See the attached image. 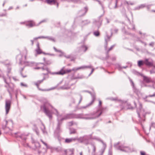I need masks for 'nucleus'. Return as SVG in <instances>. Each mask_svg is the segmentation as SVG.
I'll return each instance as SVG.
<instances>
[{
  "label": "nucleus",
  "instance_id": "1",
  "mask_svg": "<svg viewBox=\"0 0 155 155\" xmlns=\"http://www.w3.org/2000/svg\"><path fill=\"white\" fill-rule=\"evenodd\" d=\"M43 102L44 105L43 106L41 107V109L43 110L44 113L50 119L52 118L53 114H55L58 117V123L55 132V134L59 133L61 131L60 129V124L59 123L60 120L61 121L64 120L72 118L85 120L93 119L98 117L102 113L101 110H98L96 112H94L89 114H68L65 116L64 117L61 118L59 116L58 110L53 107L46 99H44Z\"/></svg>",
  "mask_w": 155,
  "mask_h": 155
},
{
  "label": "nucleus",
  "instance_id": "2",
  "mask_svg": "<svg viewBox=\"0 0 155 155\" xmlns=\"http://www.w3.org/2000/svg\"><path fill=\"white\" fill-rule=\"evenodd\" d=\"M139 109L140 110V111L139 112L138 109L137 110V112L138 115V117L139 118V121L140 122H142L143 121H144V119L145 116L147 114H149L150 113V112L149 111H146L145 110L142 109V104L139 102Z\"/></svg>",
  "mask_w": 155,
  "mask_h": 155
},
{
  "label": "nucleus",
  "instance_id": "3",
  "mask_svg": "<svg viewBox=\"0 0 155 155\" xmlns=\"http://www.w3.org/2000/svg\"><path fill=\"white\" fill-rule=\"evenodd\" d=\"M119 143H117L114 145V147L118 150L121 151L128 152H131L135 151V149L134 148H130L128 147L125 146L124 145L118 146Z\"/></svg>",
  "mask_w": 155,
  "mask_h": 155
},
{
  "label": "nucleus",
  "instance_id": "4",
  "mask_svg": "<svg viewBox=\"0 0 155 155\" xmlns=\"http://www.w3.org/2000/svg\"><path fill=\"white\" fill-rule=\"evenodd\" d=\"M91 136L89 135H85L80 137H76V140L80 143H83L86 144L88 143L89 140L91 138Z\"/></svg>",
  "mask_w": 155,
  "mask_h": 155
},
{
  "label": "nucleus",
  "instance_id": "5",
  "mask_svg": "<svg viewBox=\"0 0 155 155\" xmlns=\"http://www.w3.org/2000/svg\"><path fill=\"white\" fill-rule=\"evenodd\" d=\"M22 56L21 54H20L17 55L16 57V59L20 61V63L21 64H24L25 66H31L34 64L33 62H29L28 61H24L22 60Z\"/></svg>",
  "mask_w": 155,
  "mask_h": 155
},
{
  "label": "nucleus",
  "instance_id": "6",
  "mask_svg": "<svg viewBox=\"0 0 155 155\" xmlns=\"http://www.w3.org/2000/svg\"><path fill=\"white\" fill-rule=\"evenodd\" d=\"M89 136H91V138H90V139L95 140L101 142L103 144V148L101 149L100 152L101 153V154L102 155L106 147V145L104 143L103 141L101 140L99 137H92V134L89 135Z\"/></svg>",
  "mask_w": 155,
  "mask_h": 155
},
{
  "label": "nucleus",
  "instance_id": "7",
  "mask_svg": "<svg viewBox=\"0 0 155 155\" xmlns=\"http://www.w3.org/2000/svg\"><path fill=\"white\" fill-rule=\"evenodd\" d=\"M82 99V96L80 95L77 97L75 99L73 98H71L70 100L71 104H75L76 102V100H78V104H79L81 102Z\"/></svg>",
  "mask_w": 155,
  "mask_h": 155
},
{
  "label": "nucleus",
  "instance_id": "8",
  "mask_svg": "<svg viewBox=\"0 0 155 155\" xmlns=\"http://www.w3.org/2000/svg\"><path fill=\"white\" fill-rule=\"evenodd\" d=\"M11 101L9 100H6L5 101V109L6 111V114L8 113L11 108Z\"/></svg>",
  "mask_w": 155,
  "mask_h": 155
},
{
  "label": "nucleus",
  "instance_id": "9",
  "mask_svg": "<svg viewBox=\"0 0 155 155\" xmlns=\"http://www.w3.org/2000/svg\"><path fill=\"white\" fill-rule=\"evenodd\" d=\"M15 137L17 138H19L22 140L23 141L26 140L27 138L26 136L25 135L21 134L20 132H17L15 133Z\"/></svg>",
  "mask_w": 155,
  "mask_h": 155
},
{
  "label": "nucleus",
  "instance_id": "10",
  "mask_svg": "<svg viewBox=\"0 0 155 155\" xmlns=\"http://www.w3.org/2000/svg\"><path fill=\"white\" fill-rule=\"evenodd\" d=\"M21 24H24L28 28H30L32 27L35 25V23L32 21H31L28 22H20Z\"/></svg>",
  "mask_w": 155,
  "mask_h": 155
},
{
  "label": "nucleus",
  "instance_id": "11",
  "mask_svg": "<svg viewBox=\"0 0 155 155\" xmlns=\"http://www.w3.org/2000/svg\"><path fill=\"white\" fill-rule=\"evenodd\" d=\"M2 78L5 83L8 85H5V87L6 88H8V87H9V88H8V91L9 94H11V92L13 91V89L12 88L10 87V84H9L7 82L4 76H3Z\"/></svg>",
  "mask_w": 155,
  "mask_h": 155
},
{
  "label": "nucleus",
  "instance_id": "12",
  "mask_svg": "<svg viewBox=\"0 0 155 155\" xmlns=\"http://www.w3.org/2000/svg\"><path fill=\"white\" fill-rule=\"evenodd\" d=\"M34 69H41L42 70H46V72L45 73L43 74L44 75H46L49 74V73H50V71L49 70V69L47 68L46 66H44L43 67H37L34 68Z\"/></svg>",
  "mask_w": 155,
  "mask_h": 155
},
{
  "label": "nucleus",
  "instance_id": "13",
  "mask_svg": "<svg viewBox=\"0 0 155 155\" xmlns=\"http://www.w3.org/2000/svg\"><path fill=\"white\" fill-rule=\"evenodd\" d=\"M50 73L52 74H55L63 75L66 73V71L64 70V67H63L58 72L53 73H51L50 72Z\"/></svg>",
  "mask_w": 155,
  "mask_h": 155
},
{
  "label": "nucleus",
  "instance_id": "14",
  "mask_svg": "<svg viewBox=\"0 0 155 155\" xmlns=\"http://www.w3.org/2000/svg\"><path fill=\"white\" fill-rule=\"evenodd\" d=\"M144 63L146 65L149 66H153V61L152 59L149 60L148 59H146L144 61Z\"/></svg>",
  "mask_w": 155,
  "mask_h": 155
},
{
  "label": "nucleus",
  "instance_id": "15",
  "mask_svg": "<svg viewBox=\"0 0 155 155\" xmlns=\"http://www.w3.org/2000/svg\"><path fill=\"white\" fill-rule=\"evenodd\" d=\"M95 99V96L92 95V100L88 104H87L86 106H84L83 107H82L81 108L83 109H85L91 106L94 103Z\"/></svg>",
  "mask_w": 155,
  "mask_h": 155
},
{
  "label": "nucleus",
  "instance_id": "16",
  "mask_svg": "<svg viewBox=\"0 0 155 155\" xmlns=\"http://www.w3.org/2000/svg\"><path fill=\"white\" fill-rule=\"evenodd\" d=\"M74 149L71 148L67 150H65L64 152L66 155H72L74 154Z\"/></svg>",
  "mask_w": 155,
  "mask_h": 155
},
{
  "label": "nucleus",
  "instance_id": "17",
  "mask_svg": "<svg viewBox=\"0 0 155 155\" xmlns=\"http://www.w3.org/2000/svg\"><path fill=\"white\" fill-rule=\"evenodd\" d=\"M76 141V137L66 138L65 140V142L66 143H70L73 142H75Z\"/></svg>",
  "mask_w": 155,
  "mask_h": 155
},
{
  "label": "nucleus",
  "instance_id": "18",
  "mask_svg": "<svg viewBox=\"0 0 155 155\" xmlns=\"http://www.w3.org/2000/svg\"><path fill=\"white\" fill-rule=\"evenodd\" d=\"M88 10V9L86 7H85L84 9L81 10L79 12V14L80 16H83L86 13Z\"/></svg>",
  "mask_w": 155,
  "mask_h": 155
},
{
  "label": "nucleus",
  "instance_id": "19",
  "mask_svg": "<svg viewBox=\"0 0 155 155\" xmlns=\"http://www.w3.org/2000/svg\"><path fill=\"white\" fill-rule=\"evenodd\" d=\"M102 21L101 19L95 20L94 21V24L99 28L101 24Z\"/></svg>",
  "mask_w": 155,
  "mask_h": 155
},
{
  "label": "nucleus",
  "instance_id": "20",
  "mask_svg": "<svg viewBox=\"0 0 155 155\" xmlns=\"http://www.w3.org/2000/svg\"><path fill=\"white\" fill-rule=\"evenodd\" d=\"M46 2L48 4L50 5L57 3V7H58V3L57 2L56 0H46Z\"/></svg>",
  "mask_w": 155,
  "mask_h": 155
},
{
  "label": "nucleus",
  "instance_id": "21",
  "mask_svg": "<svg viewBox=\"0 0 155 155\" xmlns=\"http://www.w3.org/2000/svg\"><path fill=\"white\" fill-rule=\"evenodd\" d=\"M5 123L6 127H7L8 128L11 127H12L13 123L12 121L9 120L7 121V120H5Z\"/></svg>",
  "mask_w": 155,
  "mask_h": 155
},
{
  "label": "nucleus",
  "instance_id": "22",
  "mask_svg": "<svg viewBox=\"0 0 155 155\" xmlns=\"http://www.w3.org/2000/svg\"><path fill=\"white\" fill-rule=\"evenodd\" d=\"M71 87V86L69 85L68 81H66L64 84L61 87V88L63 89H68Z\"/></svg>",
  "mask_w": 155,
  "mask_h": 155
},
{
  "label": "nucleus",
  "instance_id": "23",
  "mask_svg": "<svg viewBox=\"0 0 155 155\" xmlns=\"http://www.w3.org/2000/svg\"><path fill=\"white\" fill-rule=\"evenodd\" d=\"M37 48L35 50V51L37 52V53L38 54H40L42 53V51L40 49L39 47V44L38 42L37 45Z\"/></svg>",
  "mask_w": 155,
  "mask_h": 155
},
{
  "label": "nucleus",
  "instance_id": "24",
  "mask_svg": "<svg viewBox=\"0 0 155 155\" xmlns=\"http://www.w3.org/2000/svg\"><path fill=\"white\" fill-rule=\"evenodd\" d=\"M143 78L144 81L147 83H148L151 81V80L150 78L144 76Z\"/></svg>",
  "mask_w": 155,
  "mask_h": 155
},
{
  "label": "nucleus",
  "instance_id": "25",
  "mask_svg": "<svg viewBox=\"0 0 155 155\" xmlns=\"http://www.w3.org/2000/svg\"><path fill=\"white\" fill-rule=\"evenodd\" d=\"M88 48V47L86 45H83L81 48V51L85 52Z\"/></svg>",
  "mask_w": 155,
  "mask_h": 155
},
{
  "label": "nucleus",
  "instance_id": "26",
  "mask_svg": "<svg viewBox=\"0 0 155 155\" xmlns=\"http://www.w3.org/2000/svg\"><path fill=\"white\" fill-rule=\"evenodd\" d=\"M130 82L131 83V84L132 85L134 91L135 92H136L137 93H138V90H137L136 88V87H135V86H134V82H133V81L131 80H130Z\"/></svg>",
  "mask_w": 155,
  "mask_h": 155
},
{
  "label": "nucleus",
  "instance_id": "27",
  "mask_svg": "<svg viewBox=\"0 0 155 155\" xmlns=\"http://www.w3.org/2000/svg\"><path fill=\"white\" fill-rule=\"evenodd\" d=\"M70 134H75L77 133L76 130L73 128H70Z\"/></svg>",
  "mask_w": 155,
  "mask_h": 155
},
{
  "label": "nucleus",
  "instance_id": "28",
  "mask_svg": "<svg viewBox=\"0 0 155 155\" xmlns=\"http://www.w3.org/2000/svg\"><path fill=\"white\" fill-rule=\"evenodd\" d=\"M45 79V78L44 77L42 80H39V81H38L37 82H36V83H35V85L37 86V87L38 88L39 85Z\"/></svg>",
  "mask_w": 155,
  "mask_h": 155
},
{
  "label": "nucleus",
  "instance_id": "29",
  "mask_svg": "<svg viewBox=\"0 0 155 155\" xmlns=\"http://www.w3.org/2000/svg\"><path fill=\"white\" fill-rule=\"evenodd\" d=\"M144 64V61L142 60L139 61L138 62V66L140 67L143 65Z\"/></svg>",
  "mask_w": 155,
  "mask_h": 155
},
{
  "label": "nucleus",
  "instance_id": "30",
  "mask_svg": "<svg viewBox=\"0 0 155 155\" xmlns=\"http://www.w3.org/2000/svg\"><path fill=\"white\" fill-rule=\"evenodd\" d=\"M85 68V65L79 67H78L76 69V70H78L80 69H84Z\"/></svg>",
  "mask_w": 155,
  "mask_h": 155
},
{
  "label": "nucleus",
  "instance_id": "31",
  "mask_svg": "<svg viewBox=\"0 0 155 155\" xmlns=\"http://www.w3.org/2000/svg\"><path fill=\"white\" fill-rule=\"evenodd\" d=\"M42 38H47L48 39L52 41H54L55 40L52 37H44V36H42Z\"/></svg>",
  "mask_w": 155,
  "mask_h": 155
},
{
  "label": "nucleus",
  "instance_id": "32",
  "mask_svg": "<svg viewBox=\"0 0 155 155\" xmlns=\"http://www.w3.org/2000/svg\"><path fill=\"white\" fill-rule=\"evenodd\" d=\"M128 28L130 29H134V25L133 24H130Z\"/></svg>",
  "mask_w": 155,
  "mask_h": 155
},
{
  "label": "nucleus",
  "instance_id": "33",
  "mask_svg": "<svg viewBox=\"0 0 155 155\" xmlns=\"http://www.w3.org/2000/svg\"><path fill=\"white\" fill-rule=\"evenodd\" d=\"M127 67V66L121 67L119 64H118L117 66V68L119 70H120L122 68H126Z\"/></svg>",
  "mask_w": 155,
  "mask_h": 155
},
{
  "label": "nucleus",
  "instance_id": "34",
  "mask_svg": "<svg viewBox=\"0 0 155 155\" xmlns=\"http://www.w3.org/2000/svg\"><path fill=\"white\" fill-rule=\"evenodd\" d=\"M41 141L43 143V144H44V145L46 146L47 148L48 149L50 148L47 145V143L44 142L42 139H41Z\"/></svg>",
  "mask_w": 155,
  "mask_h": 155
},
{
  "label": "nucleus",
  "instance_id": "35",
  "mask_svg": "<svg viewBox=\"0 0 155 155\" xmlns=\"http://www.w3.org/2000/svg\"><path fill=\"white\" fill-rule=\"evenodd\" d=\"M100 33L98 31H96L94 32V35L96 36H98L99 35Z\"/></svg>",
  "mask_w": 155,
  "mask_h": 155
},
{
  "label": "nucleus",
  "instance_id": "36",
  "mask_svg": "<svg viewBox=\"0 0 155 155\" xmlns=\"http://www.w3.org/2000/svg\"><path fill=\"white\" fill-rule=\"evenodd\" d=\"M110 39V37L107 35H106V38H105V41L106 43V45H107V42Z\"/></svg>",
  "mask_w": 155,
  "mask_h": 155
},
{
  "label": "nucleus",
  "instance_id": "37",
  "mask_svg": "<svg viewBox=\"0 0 155 155\" xmlns=\"http://www.w3.org/2000/svg\"><path fill=\"white\" fill-rule=\"evenodd\" d=\"M145 6V5H141L137 8V9H139L140 8H142L144 7Z\"/></svg>",
  "mask_w": 155,
  "mask_h": 155
},
{
  "label": "nucleus",
  "instance_id": "38",
  "mask_svg": "<svg viewBox=\"0 0 155 155\" xmlns=\"http://www.w3.org/2000/svg\"><path fill=\"white\" fill-rule=\"evenodd\" d=\"M93 152L94 153H95L96 151V148L95 146L94 145H93Z\"/></svg>",
  "mask_w": 155,
  "mask_h": 155
},
{
  "label": "nucleus",
  "instance_id": "39",
  "mask_svg": "<svg viewBox=\"0 0 155 155\" xmlns=\"http://www.w3.org/2000/svg\"><path fill=\"white\" fill-rule=\"evenodd\" d=\"M155 97V93H154L152 95H150L147 96L146 97Z\"/></svg>",
  "mask_w": 155,
  "mask_h": 155
},
{
  "label": "nucleus",
  "instance_id": "40",
  "mask_svg": "<svg viewBox=\"0 0 155 155\" xmlns=\"http://www.w3.org/2000/svg\"><path fill=\"white\" fill-rule=\"evenodd\" d=\"M150 72L151 74H154L155 73V70L154 69H153L150 71Z\"/></svg>",
  "mask_w": 155,
  "mask_h": 155
},
{
  "label": "nucleus",
  "instance_id": "41",
  "mask_svg": "<svg viewBox=\"0 0 155 155\" xmlns=\"http://www.w3.org/2000/svg\"><path fill=\"white\" fill-rule=\"evenodd\" d=\"M21 86H24V87H27V84H24L22 83H21Z\"/></svg>",
  "mask_w": 155,
  "mask_h": 155
},
{
  "label": "nucleus",
  "instance_id": "42",
  "mask_svg": "<svg viewBox=\"0 0 155 155\" xmlns=\"http://www.w3.org/2000/svg\"><path fill=\"white\" fill-rule=\"evenodd\" d=\"M112 151L111 150V148L109 150V152H108V155H112Z\"/></svg>",
  "mask_w": 155,
  "mask_h": 155
},
{
  "label": "nucleus",
  "instance_id": "43",
  "mask_svg": "<svg viewBox=\"0 0 155 155\" xmlns=\"http://www.w3.org/2000/svg\"><path fill=\"white\" fill-rule=\"evenodd\" d=\"M154 43L153 42H152L149 44V45L152 47H153L154 46Z\"/></svg>",
  "mask_w": 155,
  "mask_h": 155
},
{
  "label": "nucleus",
  "instance_id": "44",
  "mask_svg": "<svg viewBox=\"0 0 155 155\" xmlns=\"http://www.w3.org/2000/svg\"><path fill=\"white\" fill-rule=\"evenodd\" d=\"M151 127L155 128V123L153 122L151 123Z\"/></svg>",
  "mask_w": 155,
  "mask_h": 155
},
{
  "label": "nucleus",
  "instance_id": "45",
  "mask_svg": "<svg viewBox=\"0 0 155 155\" xmlns=\"http://www.w3.org/2000/svg\"><path fill=\"white\" fill-rule=\"evenodd\" d=\"M114 45H113L112 46H111V47L109 48V49H108V52L109 51H110V50H112L113 48H114Z\"/></svg>",
  "mask_w": 155,
  "mask_h": 155
},
{
  "label": "nucleus",
  "instance_id": "46",
  "mask_svg": "<svg viewBox=\"0 0 155 155\" xmlns=\"http://www.w3.org/2000/svg\"><path fill=\"white\" fill-rule=\"evenodd\" d=\"M92 68V66L91 65H90L89 66H85V68Z\"/></svg>",
  "mask_w": 155,
  "mask_h": 155
},
{
  "label": "nucleus",
  "instance_id": "47",
  "mask_svg": "<svg viewBox=\"0 0 155 155\" xmlns=\"http://www.w3.org/2000/svg\"><path fill=\"white\" fill-rule=\"evenodd\" d=\"M73 122L72 121L68 123V125L70 126H72L73 125Z\"/></svg>",
  "mask_w": 155,
  "mask_h": 155
},
{
  "label": "nucleus",
  "instance_id": "48",
  "mask_svg": "<svg viewBox=\"0 0 155 155\" xmlns=\"http://www.w3.org/2000/svg\"><path fill=\"white\" fill-rule=\"evenodd\" d=\"M84 77L83 76H81L80 77H77L75 78V79H82Z\"/></svg>",
  "mask_w": 155,
  "mask_h": 155
},
{
  "label": "nucleus",
  "instance_id": "49",
  "mask_svg": "<svg viewBox=\"0 0 155 155\" xmlns=\"http://www.w3.org/2000/svg\"><path fill=\"white\" fill-rule=\"evenodd\" d=\"M66 73H69L71 72V69H67L66 70Z\"/></svg>",
  "mask_w": 155,
  "mask_h": 155
},
{
  "label": "nucleus",
  "instance_id": "50",
  "mask_svg": "<svg viewBox=\"0 0 155 155\" xmlns=\"http://www.w3.org/2000/svg\"><path fill=\"white\" fill-rule=\"evenodd\" d=\"M144 45L146 46L147 45V44L146 42H143L141 41H140Z\"/></svg>",
  "mask_w": 155,
  "mask_h": 155
},
{
  "label": "nucleus",
  "instance_id": "51",
  "mask_svg": "<svg viewBox=\"0 0 155 155\" xmlns=\"http://www.w3.org/2000/svg\"><path fill=\"white\" fill-rule=\"evenodd\" d=\"M141 155H145V153L144 152L141 151L140 152Z\"/></svg>",
  "mask_w": 155,
  "mask_h": 155
},
{
  "label": "nucleus",
  "instance_id": "52",
  "mask_svg": "<svg viewBox=\"0 0 155 155\" xmlns=\"http://www.w3.org/2000/svg\"><path fill=\"white\" fill-rule=\"evenodd\" d=\"M117 0H116V2L115 3V5L114 7L115 8H116L117 7Z\"/></svg>",
  "mask_w": 155,
  "mask_h": 155
},
{
  "label": "nucleus",
  "instance_id": "53",
  "mask_svg": "<svg viewBox=\"0 0 155 155\" xmlns=\"http://www.w3.org/2000/svg\"><path fill=\"white\" fill-rule=\"evenodd\" d=\"M53 48L54 49V50L56 51V52H60V51H59V50H58L55 47H53Z\"/></svg>",
  "mask_w": 155,
  "mask_h": 155
},
{
  "label": "nucleus",
  "instance_id": "54",
  "mask_svg": "<svg viewBox=\"0 0 155 155\" xmlns=\"http://www.w3.org/2000/svg\"><path fill=\"white\" fill-rule=\"evenodd\" d=\"M97 1L98 2H99V4H100V5H101V6H102V8H103V5L102 4H101V2L98 0H97Z\"/></svg>",
  "mask_w": 155,
  "mask_h": 155
},
{
  "label": "nucleus",
  "instance_id": "55",
  "mask_svg": "<svg viewBox=\"0 0 155 155\" xmlns=\"http://www.w3.org/2000/svg\"><path fill=\"white\" fill-rule=\"evenodd\" d=\"M42 36L39 37H37V38H34V39L35 40H36L38 38H42Z\"/></svg>",
  "mask_w": 155,
  "mask_h": 155
},
{
  "label": "nucleus",
  "instance_id": "56",
  "mask_svg": "<svg viewBox=\"0 0 155 155\" xmlns=\"http://www.w3.org/2000/svg\"><path fill=\"white\" fill-rule=\"evenodd\" d=\"M129 107H128V108H127V109H133V108L130 105H129Z\"/></svg>",
  "mask_w": 155,
  "mask_h": 155
},
{
  "label": "nucleus",
  "instance_id": "57",
  "mask_svg": "<svg viewBox=\"0 0 155 155\" xmlns=\"http://www.w3.org/2000/svg\"><path fill=\"white\" fill-rule=\"evenodd\" d=\"M101 102L100 100H99L98 106H100L101 105Z\"/></svg>",
  "mask_w": 155,
  "mask_h": 155
},
{
  "label": "nucleus",
  "instance_id": "58",
  "mask_svg": "<svg viewBox=\"0 0 155 155\" xmlns=\"http://www.w3.org/2000/svg\"><path fill=\"white\" fill-rule=\"evenodd\" d=\"M76 68H73L72 69H71V71H74L75 72L76 71H77V70H76Z\"/></svg>",
  "mask_w": 155,
  "mask_h": 155
},
{
  "label": "nucleus",
  "instance_id": "59",
  "mask_svg": "<svg viewBox=\"0 0 155 155\" xmlns=\"http://www.w3.org/2000/svg\"><path fill=\"white\" fill-rule=\"evenodd\" d=\"M91 68V73H93L94 71V68Z\"/></svg>",
  "mask_w": 155,
  "mask_h": 155
},
{
  "label": "nucleus",
  "instance_id": "60",
  "mask_svg": "<svg viewBox=\"0 0 155 155\" xmlns=\"http://www.w3.org/2000/svg\"><path fill=\"white\" fill-rule=\"evenodd\" d=\"M46 21L45 20H43L41 21L39 23V24H41V23H42L43 22H45Z\"/></svg>",
  "mask_w": 155,
  "mask_h": 155
},
{
  "label": "nucleus",
  "instance_id": "61",
  "mask_svg": "<svg viewBox=\"0 0 155 155\" xmlns=\"http://www.w3.org/2000/svg\"><path fill=\"white\" fill-rule=\"evenodd\" d=\"M106 21H107V23H109V21L108 19L107 18H106Z\"/></svg>",
  "mask_w": 155,
  "mask_h": 155
},
{
  "label": "nucleus",
  "instance_id": "62",
  "mask_svg": "<svg viewBox=\"0 0 155 155\" xmlns=\"http://www.w3.org/2000/svg\"><path fill=\"white\" fill-rule=\"evenodd\" d=\"M153 88H155V83H154L153 85Z\"/></svg>",
  "mask_w": 155,
  "mask_h": 155
},
{
  "label": "nucleus",
  "instance_id": "63",
  "mask_svg": "<svg viewBox=\"0 0 155 155\" xmlns=\"http://www.w3.org/2000/svg\"><path fill=\"white\" fill-rule=\"evenodd\" d=\"M116 59V58L115 57H114L112 58V60H115Z\"/></svg>",
  "mask_w": 155,
  "mask_h": 155
},
{
  "label": "nucleus",
  "instance_id": "64",
  "mask_svg": "<svg viewBox=\"0 0 155 155\" xmlns=\"http://www.w3.org/2000/svg\"><path fill=\"white\" fill-rule=\"evenodd\" d=\"M47 64H51V62L50 61H49L48 62L46 63Z\"/></svg>",
  "mask_w": 155,
  "mask_h": 155
}]
</instances>
